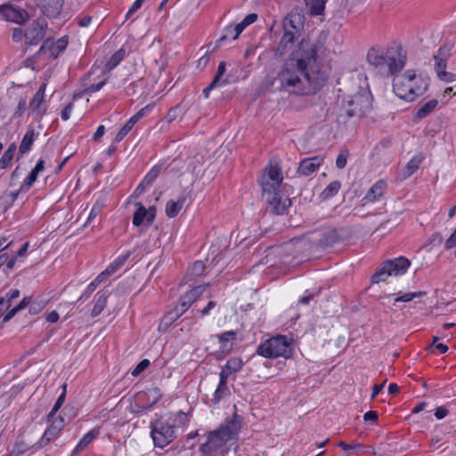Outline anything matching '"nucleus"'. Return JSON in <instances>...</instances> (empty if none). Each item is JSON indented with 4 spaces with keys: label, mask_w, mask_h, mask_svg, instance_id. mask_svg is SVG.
<instances>
[{
    "label": "nucleus",
    "mask_w": 456,
    "mask_h": 456,
    "mask_svg": "<svg viewBox=\"0 0 456 456\" xmlns=\"http://www.w3.org/2000/svg\"><path fill=\"white\" fill-rule=\"evenodd\" d=\"M317 45L303 39L285 61L272 86L295 94H312L320 90L327 75L317 66Z\"/></svg>",
    "instance_id": "1"
},
{
    "label": "nucleus",
    "mask_w": 456,
    "mask_h": 456,
    "mask_svg": "<svg viewBox=\"0 0 456 456\" xmlns=\"http://www.w3.org/2000/svg\"><path fill=\"white\" fill-rule=\"evenodd\" d=\"M240 428L241 418L234 413L231 419L217 429L208 433V440L200 446L201 455L216 456L219 453L222 455L226 453L228 451L226 444L238 438Z\"/></svg>",
    "instance_id": "2"
},
{
    "label": "nucleus",
    "mask_w": 456,
    "mask_h": 456,
    "mask_svg": "<svg viewBox=\"0 0 456 456\" xmlns=\"http://www.w3.org/2000/svg\"><path fill=\"white\" fill-rule=\"evenodd\" d=\"M428 87V81L418 77L412 69L395 75L393 79V90L395 95L408 102H412L422 95Z\"/></svg>",
    "instance_id": "3"
},
{
    "label": "nucleus",
    "mask_w": 456,
    "mask_h": 456,
    "mask_svg": "<svg viewBox=\"0 0 456 456\" xmlns=\"http://www.w3.org/2000/svg\"><path fill=\"white\" fill-rule=\"evenodd\" d=\"M176 419L172 417L160 418L151 423V436L155 446L164 448L177 436Z\"/></svg>",
    "instance_id": "4"
},
{
    "label": "nucleus",
    "mask_w": 456,
    "mask_h": 456,
    "mask_svg": "<svg viewBox=\"0 0 456 456\" xmlns=\"http://www.w3.org/2000/svg\"><path fill=\"white\" fill-rule=\"evenodd\" d=\"M256 353L265 358L284 357L286 359L292 355V346L286 336L278 335L260 344Z\"/></svg>",
    "instance_id": "5"
},
{
    "label": "nucleus",
    "mask_w": 456,
    "mask_h": 456,
    "mask_svg": "<svg viewBox=\"0 0 456 456\" xmlns=\"http://www.w3.org/2000/svg\"><path fill=\"white\" fill-rule=\"evenodd\" d=\"M406 55L402 47L390 48L386 51L383 60L376 66V69L385 77L395 75L405 65Z\"/></svg>",
    "instance_id": "6"
},
{
    "label": "nucleus",
    "mask_w": 456,
    "mask_h": 456,
    "mask_svg": "<svg viewBox=\"0 0 456 456\" xmlns=\"http://www.w3.org/2000/svg\"><path fill=\"white\" fill-rule=\"evenodd\" d=\"M370 107L369 95L366 94H357L347 101L346 106L341 110L338 116L339 123H346L347 118L353 117H362Z\"/></svg>",
    "instance_id": "7"
},
{
    "label": "nucleus",
    "mask_w": 456,
    "mask_h": 456,
    "mask_svg": "<svg viewBox=\"0 0 456 456\" xmlns=\"http://www.w3.org/2000/svg\"><path fill=\"white\" fill-rule=\"evenodd\" d=\"M282 180L281 167L277 164L269 163L258 181L263 194L280 191Z\"/></svg>",
    "instance_id": "8"
},
{
    "label": "nucleus",
    "mask_w": 456,
    "mask_h": 456,
    "mask_svg": "<svg viewBox=\"0 0 456 456\" xmlns=\"http://www.w3.org/2000/svg\"><path fill=\"white\" fill-rule=\"evenodd\" d=\"M263 196L268 203L267 209L275 215H282L291 203L288 197L283 196L281 190L265 193Z\"/></svg>",
    "instance_id": "9"
},
{
    "label": "nucleus",
    "mask_w": 456,
    "mask_h": 456,
    "mask_svg": "<svg viewBox=\"0 0 456 456\" xmlns=\"http://www.w3.org/2000/svg\"><path fill=\"white\" fill-rule=\"evenodd\" d=\"M47 23L44 20H36L25 29V42L28 45H38L45 37Z\"/></svg>",
    "instance_id": "10"
},
{
    "label": "nucleus",
    "mask_w": 456,
    "mask_h": 456,
    "mask_svg": "<svg viewBox=\"0 0 456 456\" xmlns=\"http://www.w3.org/2000/svg\"><path fill=\"white\" fill-rule=\"evenodd\" d=\"M0 15L4 20L17 24H24L29 20V14L26 10L12 4L0 5Z\"/></svg>",
    "instance_id": "11"
},
{
    "label": "nucleus",
    "mask_w": 456,
    "mask_h": 456,
    "mask_svg": "<svg viewBox=\"0 0 456 456\" xmlns=\"http://www.w3.org/2000/svg\"><path fill=\"white\" fill-rule=\"evenodd\" d=\"M68 45V37H62L56 42H53L50 39L44 41L43 45L39 48L37 54L45 53L46 51L50 53V56L56 59L58 55L66 49Z\"/></svg>",
    "instance_id": "12"
},
{
    "label": "nucleus",
    "mask_w": 456,
    "mask_h": 456,
    "mask_svg": "<svg viewBox=\"0 0 456 456\" xmlns=\"http://www.w3.org/2000/svg\"><path fill=\"white\" fill-rule=\"evenodd\" d=\"M51 425L45 431L40 441L38 442V447H44L54 439L60 431L64 428V419L61 417L53 418L50 419Z\"/></svg>",
    "instance_id": "13"
},
{
    "label": "nucleus",
    "mask_w": 456,
    "mask_h": 456,
    "mask_svg": "<svg viewBox=\"0 0 456 456\" xmlns=\"http://www.w3.org/2000/svg\"><path fill=\"white\" fill-rule=\"evenodd\" d=\"M305 15L302 12V10L298 7H295L284 19L283 28H288L300 33L303 29Z\"/></svg>",
    "instance_id": "14"
},
{
    "label": "nucleus",
    "mask_w": 456,
    "mask_h": 456,
    "mask_svg": "<svg viewBox=\"0 0 456 456\" xmlns=\"http://www.w3.org/2000/svg\"><path fill=\"white\" fill-rule=\"evenodd\" d=\"M208 286L209 283L196 286L191 291L181 297L177 306L184 313L202 295Z\"/></svg>",
    "instance_id": "15"
},
{
    "label": "nucleus",
    "mask_w": 456,
    "mask_h": 456,
    "mask_svg": "<svg viewBox=\"0 0 456 456\" xmlns=\"http://www.w3.org/2000/svg\"><path fill=\"white\" fill-rule=\"evenodd\" d=\"M41 12L48 18H56L61 12L64 0H38Z\"/></svg>",
    "instance_id": "16"
},
{
    "label": "nucleus",
    "mask_w": 456,
    "mask_h": 456,
    "mask_svg": "<svg viewBox=\"0 0 456 456\" xmlns=\"http://www.w3.org/2000/svg\"><path fill=\"white\" fill-rule=\"evenodd\" d=\"M452 45L447 44L443 45L439 47L437 53L434 55L435 60V70L436 76L440 74V71H445L447 66V61L451 56Z\"/></svg>",
    "instance_id": "17"
},
{
    "label": "nucleus",
    "mask_w": 456,
    "mask_h": 456,
    "mask_svg": "<svg viewBox=\"0 0 456 456\" xmlns=\"http://www.w3.org/2000/svg\"><path fill=\"white\" fill-rule=\"evenodd\" d=\"M323 162V158L321 156H314L312 158H305L301 160L298 167L297 174L308 176L312 175Z\"/></svg>",
    "instance_id": "18"
},
{
    "label": "nucleus",
    "mask_w": 456,
    "mask_h": 456,
    "mask_svg": "<svg viewBox=\"0 0 456 456\" xmlns=\"http://www.w3.org/2000/svg\"><path fill=\"white\" fill-rule=\"evenodd\" d=\"M385 263V268H388L392 275L397 276L406 273L409 268L411 262L404 256H400L395 259L387 260Z\"/></svg>",
    "instance_id": "19"
},
{
    "label": "nucleus",
    "mask_w": 456,
    "mask_h": 456,
    "mask_svg": "<svg viewBox=\"0 0 456 456\" xmlns=\"http://www.w3.org/2000/svg\"><path fill=\"white\" fill-rule=\"evenodd\" d=\"M386 187V183L383 180H379L367 191L362 200L366 202H373L377 200L384 194Z\"/></svg>",
    "instance_id": "20"
},
{
    "label": "nucleus",
    "mask_w": 456,
    "mask_h": 456,
    "mask_svg": "<svg viewBox=\"0 0 456 456\" xmlns=\"http://www.w3.org/2000/svg\"><path fill=\"white\" fill-rule=\"evenodd\" d=\"M342 241L338 231L333 229L322 235L319 245L322 248H330Z\"/></svg>",
    "instance_id": "21"
},
{
    "label": "nucleus",
    "mask_w": 456,
    "mask_h": 456,
    "mask_svg": "<svg viewBox=\"0 0 456 456\" xmlns=\"http://www.w3.org/2000/svg\"><path fill=\"white\" fill-rule=\"evenodd\" d=\"M227 379L228 378H226L225 375H220L219 384L213 397L214 403H219L222 398L230 395V391L227 386Z\"/></svg>",
    "instance_id": "22"
},
{
    "label": "nucleus",
    "mask_w": 456,
    "mask_h": 456,
    "mask_svg": "<svg viewBox=\"0 0 456 456\" xmlns=\"http://www.w3.org/2000/svg\"><path fill=\"white\" fill-rule=\"evenodd\" d=\"M242 365L243 362L240 358H231L222 368L219 375H225V377L228 378L232 373L239 371Z\"/></svg>",
    "instance_id": "23"
},
{
    "label": "nucleus",
    "mask_w": 456,
    "mask_h": 456,
    "mask_svg": "<svg viewBox=\"0 0 456 456\" xmlns=\"http://www.w3.org/2000/svg\"><path fill=\"white\" fill-rule=\"evenodd\" d=\"M37 135H38V133H35L34 129L28 130V132L25 134V135L20 142V148H19V151L20 154H25L31 149L33 142L35 141V138Z\"/></svg>",
    "instance_id": "24"
},
{
    "label": "nucleus",
    "mask_w": 456,
    "mask_h": 456,
    "mask_svg": "<svg viewBox=\"0 0 456 456\" xmlns=\"http://www.w3.org/2000/svg\"><path fill=\"white\" fill-rule=\"evenodd\" d=\"M423 158L421 156L413 157L405 166L402 175L403 179L409 178L411 175H413L419 167Z\"/></svg>",
    "instance_id": "25"
},
{
    "label": "nucleus",
    "mask_w": 456,
    "mask_h": 456,
    "mask_svg": "<svg viewBox=\"0 0 456 456\" xmlns=\"http://www.w3.org/2000/svg\"><path fill=\"white\" fill-rule=\"evenodd\" d=\"M438 105V101L436 99L430 100L423 104L416 112L415 117L418 119H422L431 114Z\"/></svg>",
    "instance_id": "26"
},
{
    "label": "nucleus",
    "mask_w": 456,
    "mask_h": 456,
    "mask_svg": "<svg viewBox=\"0 0 456 456\" xmlns=\"http://www.w3.org/2000/svg\"><path fill=\"white\" fill-rule=\"evenodd\" d=\"M43 100L44 96H41V93H36L29 103V108L37 116H43L46 111L45 107L42 106Z\"/></svg>",
    "instance_id": "27"
},
{
    "label": "nucleus",
    "mask_w": 456,
    "mask_h": 456,
    "mask_svg": "<svg viewBox=\"0 0 456 456\" xmlns=\"http://www.w3.org/2000/svg\"><path fill=\"white\" fill-rule=\"evenodd\" d=\"M97 296V300L91 314L93 317L98 316L105 308L109 294L106 291H100Z\"/></svg>",
    "instance_id": "28"
},
{
    "label": "nucleus",
    "mask_w": 456,
    "mask_h": 456,
    "mask_svg": "<svg viewBox=\"0 0 456 456\" xmlns=\"http://www.w3.org/2000/svg\"><path fill=\"white\" fill-rule=\"evenodd\" d=\"M98 434L99 432L95 429L86 434L73 450V454H77L84 450L98 436Z\"/></svg>",
    "instance_id": "29"
},
{
    "label": "nucleus",
    "mask_w": 456,
    "mask_h": 456,
    "mask_svg": "<svg viewBox=\"0 0 456 456\" xmlns=\"http://www.w3.org/2000/svg\"><path fill=\"white\" fill-rule=\"evenodd\" d=\"M386 53V52L379 50L375 47H371L367 53V61L369 64L376 68L377 65L379 64V61L383 60V56Z\"/></svg>",
    "instance_id": "30"
},
{
    "label": "nucleus",
    "mask_w": 456,
    "mask_h": 456,
    "mask_svg": "<svg viewBox=\"0 0 456 456\" xmlns=\"http://www.w3.org/2000/svg\"><path fill=\"white\" fill-rule=\"evenodd\" d=\"M31 297H25L15 307L11 309L3 318L2 322H9L18 312L20 310H23L28 305L30 304Z\"/></svg>",
    "instance_id": "31"
},
{
    "label": "nucleus",
    "mask_w": 456,
    "mask_h": 456,
    "mask_svg": "<svg viewBox=\"0 0 456 456\" xmlns=\"http://www.w3.org/2000/svg\"><path fill=\"white\" fill-rule=\"evenodd\" d=\"M284 33L280 41L279 50L285 49L289 44H292L297 37L299 36V32H296V30L289 29L288 28H283Z\"/></svg>",
    "instance_id": "32"
},
{
    "label": "nucleus",
    "mask_w": 456,
    "mask_h": 456,
    "mask_svg": "<svg viewBox=\"0 0 456 456\" xmlns=\"http://www.w3.org/2000/svg\"><path fill=\"white\" fill-rule=\"evenodd\" d=\"M305 2L312 15L322 14L326 4V0H305Z\"/></svg>",
    "instance_id": "33"
},
{
    "label": "nucleus",
    "mask_w": 456,
    "mask_h": 456,
    "mask_svg": "<svg viewBox=\"0 0 456 456\" xmlns=\"http://www.w3.org/2000/svg\"><path fill=\"white\" fill-rule=\"evenodd\" d=\"M135 205L137 206V209L133 216V224L134 226H140L143 220H146L147 208L140 202H137Z\"/></svg>",
    "instance_id": "34"
},
{
    "label": "nucleus",
    "mask_w": 456,
    "mask_h": 456,
    "mask_svg": "<svg viewBox=\"0 0 456 456\" xmlns=\"http://www.w3.org/2000/svg\"><path fill=\"white\" fill-rule=\"evenodd\" d=\"M392 273L388 268H385V263L383 265L379 268L375 273L371 277V281L373 283H379L380 281H385Z\"/></svg>",
    "instance_id": "35"
},
{
    "label": "nucleus",
    "mask_w": 456,
    "mask_h": 456,
    "mask_svg": "<svg viewBox=\"0 0 456 456\" xmlns=\"http://www.w3.org/2000/svg\"><path fill=\"white\" fill-rule=\"evenodd\" d=\"M124 57H125V50L119 49L110 57V59L109 60V61L106 64V69L108 70L114 69L124 59Z\"/></svg>",
    "instance_id": "36"
},
{
    "label": "nucleus",
    "mask_w": 456,
    "mask_h": 456,
    "mask_svg": "<svg viewBox=\"0 0 456 456\" xmlns=\"http://www.w3.org/2000/svg\"><path fill=\"white\" fill-rule=\"evenodd\" d=\"M182 208H183L180 206V203H177L175 200H169L166 206V214L168 217L174 218L179 214Z\"/></svg>",
    "instance_id": "37"
},
{
    "label": "nucleus",
    "mask_w": 456,
    "mask_h": 456,
    "mask_svg": "<svg viewBox=\"0 0 456 456\" xmlns=\"http://www.w3.org/2000/svg\"><path fill=\"white\" fill-rule=\"evenodd\" d=\"M29 445L25 444L23 441L17 442L12 451L6 456H20L29 450Z\"/></svg>",
    "instance_id": "38"
},
{
    "label": "nucleus",
    "mask_w": 456,
    "mask_h": 456,
    "mask_svg": "<svg viewBox=\"0 0 456 456\" xmlns=\"http://www.w3.org/2000/svg\"><path fill=\"white\" fill-rule=\"evenodd\" d=\"M226 71V63L225 61H221L218 65L217 71L214 77L213 81H216L219 86H224L229 83L227 78H224L221 81V77L224 75Z\"/></svg>",
    "instance_id": "39"
},
{
    "label": "nucleus",
    "mask_w": 456,
    "mask_h": 456,
    "mask_svg": "<svg viewBox=\"0 0 456 456\" xmlns=\"http://www.w3.org/2000/svg\"><path fill=\"white\" fill-rule=\"evenodd\" d=\"M130 256V252H126L125 255L119 256L113 263H111L108 268L113 273L118 270Z\"/></svg>",
    "instance_id": "40"
},
{
    "label": "nucleus",
    "mask_w": 456,
    "mask_h": 456,
    "mask_svg": "<svg viewBox=\"0 0 456 456\" xmlns=\"http://www.w3.org/2000/svg\"><path fill=\"white\" fill-rule=\"evenodd\" d=\"M341 187L339 181L331 182L323 191V194L326 198L332 197L337 194Z\"/></svg>",
    "instance_id": "41"
},
{
    "label": "nucleus",
    "mask_w": 456,
    "mask_h": 456,
    "mask_svg": "<svg viewBox=\"0 0 456 456\" xmlns=\"http://www.w3.org/2000/svg\"><path fill=\"white\" fill-rule=\"evenodd\" d=\"M426 294L425 291H418V292H408L403 294V296L397 297L395 299V302H410L415 297H422Z\"/></svg>",
    "instance_id": "42"
},
{
    "label": "nucleus",
    "mask_w": 456,
    "mask_h": 456,
    "mask_svg": "<svg viewBox=\"0 0 456 456\" xmlns=\"http://www.w3.org/2000/svg\"><path fill=\"white\" fill-rule=\"evenodd\" d=\"M159 167H154L146 175L145 177L143 178V180L142 181V183H144L146 185L150 186L153 182L154 180L157 178V176L159 175Z\"/></svg>",
    "instance_id": "43"
},
{
    "label": "nucleus",
    "mask_w": 456,
    "mask_h": 456,
    "mask_svg": "<svg viewBox=\"0 0 456 456\" xmlns=\"http://www.w3.org/2000/svg\"><path fill=\"white\" fill-rule=\"evenodd\" d=\"M205 264L202 261H196L191 267V273L193 276H200L205 271Z\"/></svg>",
    "instance_id": "44"
},
{
    "label": "nucleus",
    "mask_w": 456,
    "mask_h": 456,
    "mask_svg": "<svg viewBox=\"0 0 456 456\" xmlns=\"http://www.w3.org/2000/svg\"><path fill=\"white\" fill-rule=\"evenodd\" d=\"M150 365V361L148 359H143L137 365L136 367L132 371V375L136 377L138 376L139 374H141L144 370H146L148 368V366Z\"/></svg>",
    "instance_id": "45"
},
{
    "label": "nucleus",
    "mask_w": 456,
    "mask_h": 456,
    "mask_svg": "<svg viewBox=\"0 0 456 456\" xmlns=\"http://www.w3.org/2000/svg\"><path fill=\"white\" fill-rule=\"evenodd\" d=\"M437 77L446 83H452L456 80V74L452 72L440 71V74L437 75Z\"/></svg>",
    "instance_id": "46"
},
{
    "label": "nucleus",
    "mask_w": 456,
    "mask_h": 456,
    "mask_svg": "<svg viewBox=\"0 0 456 456\" xmlns=\"http://www.w3.org/2000/svg\"><path fill=\"white\" fill-rule=\"evenodd\" d=\"M102 208H103V205L102 203L96 202L93 206V208H92V209H91V211L89 213V216H88L86 223H88V222L92 221L93 219H94L101 213Z\"/></svg>",
    "instance_id": "47"
},
{
    "label": "nucleus",
    "mask_w": 456,
    "mask_h": 456,
    "mask_svg": "<svg viewBox=\"0 0 456 456\" xmlns=\"http://www.w3.org/2000/svg\"><path fill=\"white\" fill-rule=\"evenodd\" d=\"M38 172L35 171L34 169L29 173V175H28V177L25 179L22 186H21V189L24 187V186H27L28 189L30 188L33 183L36 182V180L37 179V175H38Z\"/></svg>",
    "instance_id": "48"
},
{
    "label": "nucleus",
    "mask_w": 456,
    "mask_h": 456,
    "mask_svg": "<svg viewBox=\"0 0 456 456\" xmlns=\"http://www.w3.org/2000/svg\"><path fill=\"white\" fill-rule=\"evenodd\" d=\"M179 113H180V106L179 105H176V106L171 108L168 110V112L165 118L167 122L171 123L172 121H174L178 117Z\"/></svg>",
    "instance_id": "49"
},
{
    "label": "nucleus",
    "mask_w": 456,
    "mask_h": 456,
    "mask_svg": "<svg viewBox=\"0 0 456 456\" xmlns=\"http://www.w3.org/2000/svg\"><path fill=\"white\" fill-rule=\"evenodd\" d=\"M107 78H103L99 83L92 84L89 86H87L85 89L86 94H94L97 91H99L105 84H106Z\"/></svg>",
    "instance_id": "50"
},
{
    "label": "nucleus",
    "mask_w": 456,
    "mask_h": 456,
    "mask_svg": "<svg viewBox=\"0 0 456 456\" xmlns=\"http://www.w3.org/2000/svg\"><path fill=\"white\" fill-rule=\"evenodd\" d=\"M154 104H148L145 107L142 108L140 110H138L134 117L139 121L143 117H146L153 109Z\"/></svg>",
    "instance_id": "51"
},
{
    "label": "nucleus",
    "mask_w": 456,
    "mask_h": 456,
    "mask_svg": "<svg viewBox=\"0 0 456 456\" xmlns=\"http://www.w3.org/2000/svg\"><path fill=\"white\" fill-rule=\"evenodd\" d=\"M212 51L207 50L204 54L199 59L197 67L203 69L210 60V53Z\"/></svg>",
    "instance_id": "52"
},
{
    "label": "nucleus",
    "mask_w": 456,
    "mask_h": 456,
    "mask_svg": "<svg viewBox=\"0 0 456 456\" xmlns=\"http://www.w3.org/2000/svg\"><path fill=\"white\" fill-rule=\"evenodd\" d=\"M233 35H234V31L232 30V25L231 26H227L224 29L223 36L217 41L218 45L223 43L224 41L229 39V38H232L233 39Z\"/></svg>",
    "instance_id": "53"
},
{
    "label": "nucleus",
    "mask_w": 456,
    "mask_h": 456,
    "mask_svg": "<svg viewBox=\"0 0 456 456\" xmlns=\"http://www.w3.org/2000/svg\"><path fill=\"white\" fill-rule=\"evenodd\" d=\"M12 159H13V157H12L11 155H9L8 153H6L4 151L3 156L0 159V168L1 169L7 168L10 166L11 161L12 160Z\"/></svg>",
    "instance_id": "54"
},
{
    "label": "nucleus",
    "mask_w": 456,
    "mask_h": 456,
    "mask_svg": "<svg viewBox=\"0 0 456 456\" xmlns=\"http://www.w3.org/2000/svg\"><path fill=\"white\" fill-rule=\"evenodd\" d=\"M25 30L20 28H15L12 30V38L14 42H20L24 37Z\"/></svg>",
    "instance_id": "55"
},
{
    "label": "nucleus",
    "mask_w": 456,
    "mask_h": 456,
    "mask_svg": "<svg viewBox=\"0 0 456 456\" xmlns=\"http://www.w3.org/2000/svg\"><path fill=\"white\" fill-rule=\"evenodd\" d=\"M43 309V305L39 302H32L28 305V312L31 314H37L40 313Z\"/></svg>",
    "instance_id": "56"
},
{
    "label": "nucleus",
    "mask_w": 456,
    "mask_h": 456,
    "mask_svg": "<svg viewBox=\"0 0 456 456\" xmlns=\"http://www.w3.org/2000/svg\"><path fill=\"white\" fill-rule=\"evenodd\" d=\"M347 155L344 152H340L336 159V166L338 168H344L346 165Z\"/></svg>",
    "instance_id": "57"
},
{
    "label": "nucleus",
    "mask_w": 456,
    "mask_h": 456,
    "mask_svg": "<svg viewBox=\"0 0 456 456\" xmlns=\"http://www.w3.org/2000/svg\"><path fill=\"white\" fill-rule=\"evenodd\" d=\"M438 338L434 337L431 346L436 348L441 354H444L448 351V346L443 343H437Z\"/></svg>",
    "instance_id": "58"
},
{
    "label": "nucleus",
    "mask_w": 456,
    "mask_h": 456,
    "mask_svg": "<svg viewBox=\"0 0 456 456\" xmlns=\"http://www.w3.org/2000/svg\"><path fill=\"white\" fill-rule=\"evenodd\" d=\"M110 274H112V273L107 267L93 281L98 286L100 283H102L106 279V277H108Z\"/></svg>",
    "instance_id": "59"
},
{
    "label": "nucleus",
    "mask_w": 456,
    "mask_h": 456,
    "mask_svg": "<svg viewBox=\"0 0 456 456\" xmlns=\"http://www.w3.org/2000/svg\"><path fill=\"white\" fill-rule=\"evenodd\" d=\"M156 217V208L155 207H150L147 208V216H146V223L147 224L151 225Z\"/></svg>",
    "instance_id": "60"
},
{
    "label": "nucleus",
    "mask_w": 456,
    "mask_h": 456,
    "mask_svg": "<svg viewBox=\"0 0 456 456\" xmlns=\"http://www.w3.org/2000/svg\"><path fill=\"white\" fill-rule=\"evenodd\" d=\"M97 288V285L92 281L86 288L84 294L79 297V300H82L83 298H87Z\"/></svg>",
    "instance_id": "61"
},
{
    "label": "nucleus",
    "mask_w": 456,
    "mask_h": 456,
    "mask_svg": "<svg viewBox=\"0 0 456 456\" xmlns=\"http://www.w3.org/2000/svg\"><path fill=\"white\" fill-rule=\"evenodd\" d=\"M363 419L366 422L371 421L372 423H375L378 420V413L373 411H367L363 415Z\"/></svg>",
    "instance_id": "62"
},
{
    "label": "nucleus",
    "mask_w": 456,
    "mask_h": 456,
    "mask_svg": "<svg viewBox=\"0 0 456 456\" xmlns=\"http://www.w3.org/2000/svg\"><path fill=\"white\" fill-rule=\"evenodd\" d=\"M256 20H257V14L249 13L242 20L241 22L243 23L244 26L248 27L250 24L254 23Z\"/></svg>",
    "instance_id": "63"
},
{
    "label": "nucleus",
    "mask_w": 456,
    "mask_h": 456,
    "mask_svg": "<svg viewBox=\"0 0 456 456\" xmlns=\"http://www.w3.org/2000/svg\"><path fill=\"white\" fill-rule=\"evenodd\" d=\"M128 133L129 131L125 126H122L116 134L114 138V142H121Z\"/></svg>",
    "instance_id": "64"
}]
</instances>
